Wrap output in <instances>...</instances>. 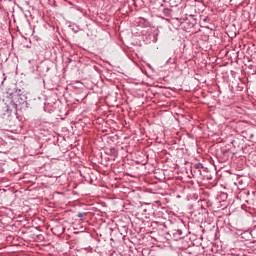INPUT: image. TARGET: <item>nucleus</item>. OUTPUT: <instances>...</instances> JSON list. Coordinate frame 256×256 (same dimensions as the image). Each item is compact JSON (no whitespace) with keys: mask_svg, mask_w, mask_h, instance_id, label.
I'll use <instances>...</instances> for the list:
<instances>
[{"mask_svg":"<svg viewBox=\"0 0 256 256\" xmlns=\"http://www.w3.org/2000/svg\"><path fill=\"white\" fill-rule=\"evenodd\" d=\"M193 168L197 169L199 171V173H201V170L203 169V164H201L200 162L193 164Z\"/></svg>","mask_w":256,"mask_h":256,"instance_id":"obj_1","label":"nucleus"},{"mask_svg":"<svg viewBox=\"0 0 256 256\" xmlns=\"http://www.w3.org/2000/svg\"><path fill=\"white\" fill-rule=\"evenodd\" d=\"M220 198L222 199V201H225V199H227V193H221Z\"/></svg>","mask_w":256,"mask_h":256,"instance_id":"obj_3","label":"nucleus"},{"mask_svg":"<svg viewBox=\"0 0 256 256\" xmlns=\"http://www.w3.org/2000/svg\"><path fill=\"white\" fill-rule=\"evenodd\" d=\"M68 61H69V63H71V61H72L71 58H69Z\"/></svg>","mask_w":256,"mask_h":256,"instance_id":"obj_6","label":"nucleus"},{"mask_svg":"<svg viewBox=\"0 0 256 256\" xmlns=\"http://www.w3.org/2000/svg\"><path fill=\"white\" fill-rule=\"evenodd\" d=\"M164 13H165L166 15H169V9H164Z\"/></svg>","mask_w":256,"mask_h":256,"instance_id":"obj_5","label":"nucleus"},{"mask_svg":"<svg viewBox=\"0 0 256 256\" xmlns=\"http://www.w3.org/2000/svg\"><path fill=\"white\" fill-rule=\"evenodd\" d=\"M86 215H87V213H85V212H83V213L79 212V213L77 214V217H79L80 219H82V217H85Z\"/></svg>","mask_w":256,"mask_h":256,"instance_id":"obj_4","label":"nucleus"},{"mask_svg":"<svg viewBox=\"0 0 256 256\" xmlns=\"http://www.w3.org/2000/svg\"><path fill=\"white\" fill-rule=\"evenodd\" d=\"M4 111H5L6 115H11V113H13V110H11V107H9V105L5 106Z\"/></svg>","mask_w":256,"mask_h":256,"instance_id":"obj_2","label":"nucleus"}]
</instances>
